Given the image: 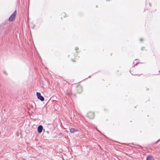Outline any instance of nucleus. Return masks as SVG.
Masks as SVG:
<instances>
[{
	"mask_svg": "<svg viewBox=\"0 0 160 160\" xmlns=\"http://www.w3.org/2000/svg\"><path fill=\"white\" fill-rule=\"evenodd\" d=\"M146 160H154V159L152 157L149 156L147 157Z\"/></svg>",
	"mask_w": 160,
	"mask_h": 160,
	"instance_id": "obj_6",
	"label": "nucleus"
},
{
	"mask_svg": "<svg viewBox=\"0 0 160 160\" xmlns=\"http://www.w3.org/2000/svg\"><path fill=\"white\" fill-rule=\"evenodd\" d=\"M16 13V11H15L9 17L8 20L9 21L12 22L15 19V15Z\"/></svg>",
	"mask_w": 160,
	"mask_h": 160,
	"instance_id": "obj_1",
	"label": "nucleus"
},
{
	"mask_svg": "<svg viewBox=\"0 0 160 160\" xmlns=\"http://www.w3.org/2000/svg\"><path fill=\"white\" fill-rule=\"evenodd\" d=\"M88 116L90 118V119H92L94 117V114L93 112H90L88 114Z\"/></svg>",
	"mask_w": 160,
	"mask_h": 160,
	"instance_id": "obj_4",
	"label": "nucleus"
},
{
	"mask_svg": "<svg viewBox=\"0 0 160 160\" xmlns=\"http://www.w3.org/2000/svg\"><path fill=\"white\" fill-rule=\"evenodd\" d=\"M36 95L38 98L40 99L41 101H43L44 100V97L41 95V94L39 92H37Z\"/></svg>",
	"mask_w": 160,
	"mask_h": 160,
	"instance_id": "obj_2",
	"label": "nucleus"
},
{
	"mask_svg": "<svg viewBox=\"0 0 160 160\" xmlns=\"http://www.w3.org/2000/svg\"><path fill=\"white\" fill-rule=\"evenodd\" d=\"M160 140V139H159V140H158L157 142L156 143H157L158 141H159V140Z\"/></svg>",
	"mask_w": 160,
	"mask_h": 160,
	"instance_id": "obj_9",
	"label": "nucleus"
},
{
	"mask_svg": "<svg viewBox=\"0 0 160 160\" xmlns=\"http://www.w3.org/2000/svg\"><path fill=\"white\" fill-rule=\"evenodd\" d=\"M78 47H75V50L77 51V50H78Z\"/></svg>",
	"mask_w": 160,
	"mask_h": 160,
	"instance_id": "obj_7",
	"label": "nucleus"
},
{
	"mask_svg": "<svg viewBox=\"0 0 160 160\" xmlns=\"http://www.w3.org/2000/svg\"><path fill=\"white\" fill-rule=\"evenodd\" d=\"M77 131V129L74 128H71L70 129V132L72 133H73L76 131Z\"/></svg>",
	"mask_w": 160,
	"mask_h": 160,
	"instance_id": "obj_5",
	"label": "nucleus"
},
{
	"mask_svg": "<svg viewBox=\"0 0 160 160\" xmlns=\"http://www.w3.org/2000/svg\"><path fill=\"white\" fill-rule=\"evenodd\" d=\"M142 40H142V39H140V41H142Z\"/></svg>",
	"mask_w": 160,
	"mask_h": 160,
	"instance_id": "obj_8",
	"label": "nucleus"
},
{
	"mask_svg": "<svg viewBox=\"0 0 160 160\" xmlns=\"http://www.w3.org/2000/svg\"><path fill=\"white\" fill-rule=\"evenodd\" d=\"M43 129V127L40 125L39 126L38 128V131L39 133H41L42 132Z\"/></svg>",
	"mask_w": 160,
	"mask_h": 160,
	"instance_id": "obj_3",
	"label": "nucleus"
}]
</instances>
